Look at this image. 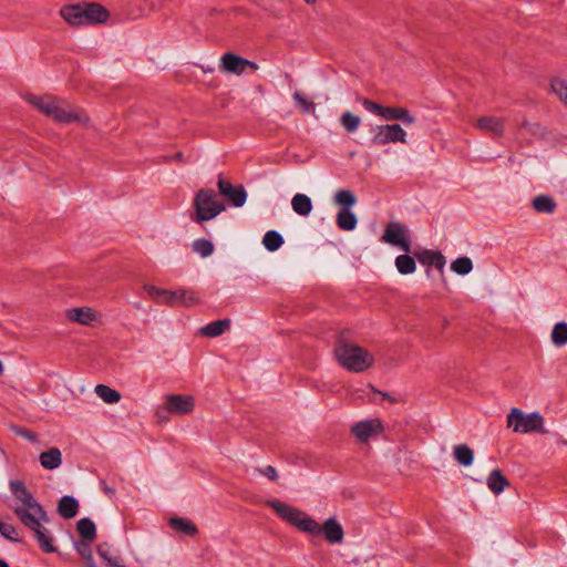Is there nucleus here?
Masks as SVG:
<instances>
[{
    "label": "nucleus",
    "mask_w": 567,
    "mask_h": 567,
    "mask_svg": "<svg viewBox=\"0 0 567 567\" xmlns=\"http://www.w3.org/2000/svg\"><path fill=\"white\" fill-rule=\"evenodd\" d=\"M86 24L103 23L109 18L107 10L99 3H84Z\"/></svg>",
    "instance_id": "19"
},
{
    "label": "nucleus",
    "mask_w": 567,
    "mask_h": 567,
    "mask_svg": "<svg viewBox=\"0 0 567 567\" xmlns=\"http://www.w3.org/2000/svg\"><path fill=\"white\" fill-rule=\"evenodd\" d=\"M551 90L567 105V82L556 79L551 82Z\"/></svg>",
    "instance_id": "41"
},
{
    "label": "nucleus",
    "mask_w": 567,
    "mask_h": 567,
    "mask_svg": "<svg viewBox=\"0 0 567 567\" xmlns=\"http://www.w3.org/2000/svg\"><path fill=\"white\" fill-rule=\"evenodd\" d=\"M2 372H3V364H2V362L0 361V374H2Z\"/></svg>",
    "instance_id": "51"
},
{
    "label": "nucleus",
    "mask_w": 567,
    "mask_h": 567,
    "mask_svg": "<svg viewBox=\"0 0 567 567\" xmlns=\"http://www.w3.org/2000/svg\"><path fill=\"white\" fill-rule=\"evenodd\" d=\"M340 124L346 130V132L353 133L359 128L361 118L358 115L347 111L340 116Z\"/></svg>",
    "instance_id": "35"
},
{
    "label": "nucleus",
    "mask_w": 567,
    "mask_h": 567,
    "mask_svg": "<svg viewBox=\"0 0 567 567\" xmlns=\"http://www.w3.org/2000/svg\"><path fill=\"white\" fill-rule=\"evenodd\" d=\"M414 257L424 266H433L442 271L446 265L445 257L436 250L422 249L414 252Z\"/></svg>",
    "instance_id": "14"
},
{
    "label": "nucleus",
    "mask_w": 567,
    "mask_h": 567,
    "mask_svg": "<svg viewBox=\"0 0 567 567\" xmlns=\"http://www.w3.org/2000/svg\"><path fill=\"white\" fill-rule=\"evenodd\" d=\"M144 289L148 293V296L158 303H166L168 306L177 305V299H178L177 290L172 291V290L161 289V288H157L152 285H146L144 287Z\"/></svg>",
    "instance_id": "17"
},
{
    "label": "nucleus",
    "mask_w": 567,
    "mask_h": 567,
    "mask_svg": "<svg viewBox=\"0 0 567 567\" xmlns=\"http://www.w3.org/2000/svg\"><path fill=\"white\" fill-rule=\"evenodd\" d=\"M507 425L514 432L519 433H545L543 427L544 417L539 412L524 414L518 408H513L507 415Z\"/></svg>",
    "instance_id": "6"
},
{
    "label": "nucleus",
    "mask_w": 567,
    "mask_h": 567,
    "mask_svg": "<svg viewBox=\"0 0 567 567\" xmlns=\"http://www.w3.org/2000/svg\"><path fill=\"white\" fill-rule=\"evenodd\" d=\"M61 16L71 25L86 24L84 3L63 7L61 9Z\"/></svg>",
    "instance_id": "16"
},
{
    "label": "nucleus",
    "mask_w": 567,
    "mask_h": 567,
    "mask_svg": "<svg viewBox=\"0 0 567 567\" xmlns=\"http://www.w3.org/2000/svg\"><path fill=\"white\" fill-rule=\"evenodd\" d=\"M451 269L457 275L465 276L473 269V262L468 257H458L451 264Z\"/></svg>",
    "instance_id": "36"
},
{
    "label": "nucleus",
    "mask_w": 567,
    "mask_h": 567,
    "mask_svg": "<svg viewBox=\"0 0 567 567\" xmlns=\"http://www.w3.org/2000/svg\"><path fill=\"white\" fill-rule=\"evenodd\" d=\"M192 247L203 258L209 257L214 252L213 243L204 238L194 240Z\"/></svg>",
    "instance_id": "38"
},
{
    "label": "nucleus",
    "mask_w": 567,
    "mask_h": 567,
    "mask_svg": "<svg viewBox=\"0 0 567 567\" xmlns=\"http://www.w3.org/2000/svg\"><path fill=\"white\" fill-rule=\"evenodd\" d=\"M267 504L277 513L280 518L297 527L301 532L308 533L315 537L323 535L324 539L329 544H341L343 542V527L334 517L326 519L323 524L320 525L305 512L284 502L269 501Z\"/></svg>",
    "instance_id": "1"
},
{
    "label": "nucleus",
    "mask_w": 567,
    "mask_h": 567,
    "mask_svg": "<svg viewBox=\"0 0 567 567\" xmlns=\"http://www.w3.org/2000/svg\"><path fill=\"white\" fill-rule=\"evenodd\" d=\"M0 567H10V566L4 559L0 558Z\"/></svg>",
    "instance_id": "49"
},
{
    "label": "nucleus",
    "mask_w": 567,
    "mask_h": 567,
    "mask_svg": "<svg viewBox=\"0 0 567 567\" xmlns=\"http://www.w3.org/2000/svg\"><path fill=\"white\" fill-rule=\"evenodd\" d=\"M177 305L192 306L198 301V298L194 291L179 289L177 290Z\"/></svg>",
    "instance_id": "43"
},
{
    "label": "nucleus",
    "mask_w": 567,
    "mask_h": 567,
    "mask_svg": "<svg viewBox=\"0 0 567 567\" xmlns=\"http://www.w3.org/2000/svg\"><path fill=\"white\" fill-rule=\"evenodd\" d=\"M395 267L401 275H410L415 271L416 264L413 257L403 254L395 258Z\"/></svg>",
    "instance_id": "31"
},
{
    "label": "nucleus",
    "mask_w": 567,
    "mask_h": 567,
    "mask_svg": "<svg viewBox=\"0 0 567 567\" xmlns=\"http://www.w3.org/2000/svg\"><path fill=\"white\" fill-rule=\"evenodd\" d=\"M334 354L340 365L353 373L363 372L374 363L373 355L367 349L343 340L337 342Z\"/></svg>",
    "instance_id": "4"
},
{
    "label": "nucleus",
    "mask_w": 567,
    "mask_h": 567,
    "mask_svg": "<svg viewBox=\"0 0 567 567\" xmlns=\"http://www.w3.org/2000/svg\"><path fill=\"white\" fill-rule=\"evenodd\" d=\"M87 567H96V565L94 563V564L89 565Z\"/></svg>",
    "instance_id": "53"
},
{
    "label": "nucleus",
    "mask_w": 567,
    "mask_h": 567,
    "mask_svg": "<svg viewBox=\"0 0 567 567\" xmlns=\"http://www.w3.org/2000/svg\"><path fill=\"white\" fill-rule=\"evenodd\" d=\"M100 485H101L103 492L107 496L113 497L115 495V489L113 487L109 486L105 481H101Z\"/></svg>",
    "instance_id": "48"
},
{
    "label": "nucleus",
    "mask_w": 567,
    "mask_h": 567,
    "mask_svg": "<svg viewBox=\"0 0 567 567\" xmlns=\"http://www.w3.org/2000/svg\"><path fill=\"white\" fill-rule=\"evenodd\" d=\"M40 464L45 470H55L62 464V453L58 447H51L39 456Z\"/></svg>",
    "instance_id": "20"
},
{
    "label": "nucleus",
    "mask_w": 567,
    "mask_h": 567,
    "mask_svg": "<svg viewBox=\"0 0 567 567\" xmlns=\"http://www.w3.org/2000/svg\"><path fill=\"white\" fill-rule=\"evenodd\" d=\"M383 426L380 420L372 419L357 422L351 427V433L361 443L368 442L372 436L381 433Z\"/></svg>",
    "instance_id": "12"
},
{
    "label": "nucleus",
    "mask_w": 567,
    "mask_h": 567,
    "mask_svg": "<svg viewBox=\"0 0 567 567\" xmlns=\"http://www.w3.org/2000/svg\"><path fill=\"white\" fill-rule=\"evenodd\" d=\"M453 456L463 466H470L474 461V452L466 444L455 445L453 447Z\"/></svg>",
    "instance_id": "29"
},
{
    "label": "nucleus",
    "mask_w": 567,
    "mask_h": 567,
    "mask_svg": "<svg viewBox=\"0 0 567 567\" xmlns=\"http://www.w3.org/2000/svg\"><path fill=\"white\" fill-rule=\"evenodd\" d=\"M99 556L106 561L111 567H120L121 558L118 556L111 555L110 547L107 544H100L96 548Z\"/></svg>",
    "instance_id": "39"
},
{
    "label": "nucleus",
    "mask_w": 567,
    "mask_h": 567,
    "mask_svg": "<svg viewBox=\"0 0 567 567\" xmlns=\"http://www.w3.org/2000/svg\"><path fill=\"white\" fill-rule=\"evenodd\" d=\"M533 208L540 214H553L557 207L556 202L549 195L536 196L532 202Z\"/></svg>",
    "instance_id": "28"
},
{
    "label": "nucleus",
    "mask_w": 567,
    "mask_h": 567,
    "mask_svg": "<svg viewBox=\"0 0 567 567\" xmlns=\"http://www.w3.org/2000/svg\"><path fill=\"white\" fill-rule=\"evenodd\" d=\"M176 157H177L178 159H181V158L183 157V154H182V153H177V154H176Z\"/></svg>",
    "instance_id": "52"
},
{
    "label": "nucleus",
    "mask_w": 567,
    "mask_h": 567,
    "mask_svg": "<svg viewBox=\"0 0 567 567\" xmlns=\"http://www.w3.org/2000/svg\"><path fill=\"white\" fill-rule=\"evenodd\" d=\"M76 529L83 539L93 542L96 538V527L92 519L84 517L76 524Z\"/></svg>",
    "instance_id": "30"
},
{
    "label": "nucleus",
    "mask_w": 567,
    "mask_h": 567,
    "mask_svg": "<svg viewBox=\"0 0 567 567\" xmlns=\"http://www.w3.org/2000/svg\"><path fill=\"white\" fill-rule=\"evenodd\" d=\"M230 320L229 319H221L213 321L204 327L200 328V334L208 337V338H216L223 334L226 329L229 328Z\"/></svg>",
    "instance_id": "24"
},
{
    "label": "nucleus",
    "mask_w": 567,
    "mask_h": 567,
    "mask_svg": "<svg viewBox=\"0 0 567 567\" xmlns=\"http://www.w3.org/2000/svg\"><path fill=\"white\" fill-rule=\"evenodd\" d=\"M68 318L71 321H75L84 326H91L95 319V312L89 307L73 308L68 310Z\"/></svg>",
    "instance_id": "22"
},
{
    "label": "nucleus",
    "mask_w": 567,
    "mask_h": 567,
    "mask_svg": "<svg viewBox=\"0 0 567 567\" xmlns=\"http://www.w3.org/2000/svg\"><path fill=\"white\" fill-rule=\"evenodd\" d=\"M95 393L100 396L105 403H117L121 400V394L118 391L110 388L105 384H97L95 386Z\"/></svg>",
    "instance_id": "33"
},
{
    "label": "nucleus",
    "mask_w": 567,
    "mask_h": 567,
    "mask_svg": "<svg viewBox=\"0 0 567 567\" xmlns=\"http://www.w3.org/2000/svg\"><path fill=\"white\" fill-rule=\"evenodd\" d=\"M362 105L363 107L368 111V112H371L375 115H379L381 117V113L383 111V105L381 104H378L371 100H368V99H363L362 100Z\"/></svg>",
    "instance_id": "45"
},
{
    "label": "nucleus",
    "mask_w": 567,
    "mask_h": 567,
    "mask_svg": "<svg viewBox=\"0 0 567 567\" xmlns=\"http://www.w3.org/2000/svg\"><path fill=\"white\" fill-rule=\"evenodd\" d=\"M0 534L11 542H20L18 530L11 524L0 523Z\"/></svg>",
    "instance_id": "44"
},
{
    "label": "nucleus",
    "mask_w": 567,
    "mask_h": 567,
    "mask_svg": "<svg viewBox=\"0 0 567 567\" xmlns=\"http://www.w3.org/2000/svg\"><path fill=\"white\" fill-rule=\"evenodd\" d=\"M477 128L488 132L494 138L502 137L504 134V120L496 116H482L476 121Z\"/></svg>",
    "instance_id": "15"
},
{
    "label": "nucleus",
    "mask_w": 567,
    "mask_h": 567,
    "mask_svg": "<svg viewBox=\"0 0 567 567\" xmlns=\"http://www.w3.org/2000/svg\"><path fill=\"white\" fill-rule=\"evenodd\" d=\"M28 102L58 123L80 122L86 124L89 117L84 112H75L69 103L53 95H30Z\"/></svg>",
    "instance_id": "3"
},
{
    "label": "nucleus",
    "mask_w": 567,
    "mask_h": 567,
    "mask_svg": "<svg viewBox=\"0 0 567 567\" xmlns=\"http://www.w3.org/2000/svg\"><path fill=\"white\" fill-rule=\"evenodd\" d=\"M381 117L385 121H402L405 125H411L415 122V117L411 115L409 110L404 107L384 106Z\"/></svg>",
    "instance_id": "18"
},
{
    "label": "nucleus",
    "mask_w": 567,
    "mask_h": 567,
    "mask_svg": "<svg viewBox=\"0 0 567 567\" xmlns=\"http://www.w3.org/2000/svg\"><path fill=\"white\" fill-rule=\"evenodd\" d=\"M373 145H385L388 143H406V132L399 124L377 125L371 130Z\"/></svg>",
    "instance_id": "7"
},
{
    "label": "nucleus",
    "mask_w": 567,
    "mask_h": 567,
    "mask_svg": "<svg viewBox=\"0 0 567 567\" xmlns=\"http://www.w3.org/2000/svg\"><path fill=\"white\" fill-rule=\"evenodd\" d=\"M262 244L269 251H276L284 245V237L277 230H268L264 238Z\"/></svg>",
    "instance_id": "34"
},
{
    "label": "nucleus",
    "mask_w": 567,
    "mask_h": 567,
    "mask_svg": "<svg viewBox=\"0 0 567 567\" xmlns=\"http://www.w3.org/2000/svg\"><path fill=\"white\" fill-rule=\"evenodd\" d=\"M195 400L190 395L168 394L165 399L164 410L169 413L188 414L194 410Z\"/></svg>",
    "instance_id": "11"
},
{
    "label": "nucleus",
    "mask_w": 567,
    "mask_h": 567,
    "mask_svg": "<svg viewBox=\"0 0 567 567\" xmlns=\"http://www.w3.org/2000/svg\"><path fill=\"white\" fill-rule=\"evenodd\" d=\"M292 209L300 216H308L312 210V202L306 194H296L291 200Z\"/></svg>",
    "instance_id": "27"
},
{
    "label": "nucleus",
    "mask_w": 567,
    "mask_h": 567,
    "mask_svg": "<svg viewBox=\"0 0 567 567\" xmlns=\"http://www.w3.org/2000/svg\"><path fill=\"white\" fill-rule=\"evenodd\" d=\"M357 202L354 194L349 189H340L334 195V203L349 209Z\"/></svg>",
    "instance_id": "37"
},
{
    "label": "nucleus",
    "mask_w": 567,
    "mask_h": 567,
    "mask_svg": "<svg viewBox=\"0 0 567 567\" xmlns=\"http://www.w3.org/2000/svg\"><path fill=\"white\" fill-rule=\"evenodd\" d=\"M193 206L195 215L192 219L198 224L214 219L225 209V205L218 200L217 194L208 188L197 192Z\"/></svg>",
    "instance_id": "5"
},
{
    "label": "nucleus",
    "mask_w": 567,
    "mask_h": 567,
    "mask_svg": "<svg viewBox=\"0 0 567 567\" xmlns=\"http://www.w3.org/2000/svg\"><path fill=\"white\" fill-rule=\"evenodd\" d=\"M13 432L19 435V436H22L24 437L25 440L30 441V442H35L37 441V434L27 430V429H22V427H13Z\"/></svg>",
    "instance_id": "46"
},
{
    "label": "nucleus",
    "mask_w": 567,
    "mask_h": 567,
    "mask_svg": "<svg viewBox=\"0 0 567 567\" xmlns=\"http://www.w3.org/2000/svg\"><path fill=\"white\" fill-rule=\"evenodd\" d=\"M551 342L560 348L567 344V322H557L551 330Z\"/></svg>",
    "instance_id": "32"
},
{
    "label": "nucleus",
    "mask_w": 567,
    "mask_h": 567,
    "mask_svg": "<svg viewBox=\"0 0 567 567\" xmlns=\"http://www.w3.org/2000/svg\"><path fill=\"white\" fill-rule=\"evenodd\" d=\"M79 511V502L69 495H64L61 497L58 504V513L61 517L65 519H70L76 516Z\"/></svg>",
    "instance_id": "21"
},
{
    "label": "nucleus",
    "mask_w": 567,
    "mask_h": 567,
    "mask_svg": "<svg viewBox=\"0 0 567 567\" xmlns=\"http://www.w3.org/2000/svg\"><path fill=\"white\" fill-rule=\"evenodd\" d=\"M258 64L233 52H226L220 58L219 70L223 73L241 75L248 70L256 71Z\"/></svg>",
    "instance_id": "8"
},
{
    "label": "nucleus",
    "mask_w": 567,
    "mask_h": 567,
    "mask_svg": "<svg viewBox=\"0 0 567 567\" xmlns=\"http://www.w3.org/2000/svg\"><path fill=\"white\" fill-rule=\"evenodd\" d=\"M218 190L219 194L225 197L234 207H243L247 200V193L244 186H234L230 182L224 179L221 176L218 177Z\"/></svg>",
    "instance_id": "10"
},
{
    "label": "nucleus",
    "mask_w": 567,
    "mask_h": 567,
    "mask_svg": "<svg viewBox=\"0 0 567 567\" xmlns=\"http://www.w3.org/2000/svg\"><path fill=\"white\" fill-rule=\"evenodd\" d=\"M260 473L271 481H276L278 478L277 471L271 465H268V466L264 467L262 470H260Z\"/></svg>",
    "instance_id": "47"
},
{
    "label": "nucleus",
    "mask_w": 567,
    "mask_h": 567,
    "mask_svg": "<svg viewBox=\"0 0 567 567\" xmlns=\"http://www.w3.org/2000/svg\"><path fill=\"white\" fill-rule=\"evenodd\" d=\"M91 542H87L85 539L80 540L75 544L76 551L83 557L86 561V565L94 564L92 550H91Z\"/></svg>",
    "instance_id": "40"
},
{
    "label": "nucleus",
    "mask_w": 567,
    "mask_h": 567,
    "mask_svg": "<svg viewBox=\"0 0 567 567\" xmlns=\"http://www.w3.org/2000/svg\"><path fill=\"white\" fill-rule=\"evenodd\" d=\"M509 485L508 480L503 475L501 470H493L487 477V486L494 494H501L506 486Z\"/></svg>",
    "instance_id": "25"
},
{
    "label": "nucleus",
    "mask_w": 567,
    "mask_h": 567,
    "mask_svg": "<svg viewBox=\"0 0 567 567\" xmlns=\"http://www.w3.org/2000/svg\"><path fill=\"white\" fill-rule=\"evenodd\" d=\"M381 239L391 246L400 247L405 252H410L411 250L409 229L399 221H390Z\"/></svg>",
    "instance_id": "9"
},
{
    "label": "nucleus",
    "mask_w": 567,
    "mask_h": 567,
    "mask_svg": "<svg viewBox=\"0 0 567 567\" xmlns=\"http://www.w3.org/2000/svg\"><path fill=\"white\" fill-rule=\"evenodd\" d=\"M293 100L302 109L303 113H313L316 110V104L309 100H307L300 92L296 91L293 93Z\"/></svg>",
    "instance_id": "42"
},
{
    "label": "nucleus",
    "mask_w": 567,
    "mask_h": 567,
    "mask_svg": "<svg viewBox=\"0 0 567 567\" xmlns=\"http://www.w3.org/2000/svg\"><path fill=\"white\" fill-rule=\"evenodd\" d=\"M305 1H306L307 3H309V4H312V3H315L317 0H305Z\"/></svg>",
    "instance_id": "50"
},
{
    "label": "nucleus",
    "mask_w": 567,
    "mask_h": 567,
    "mask_svg": "<svg viewBox=\"0 0 567 567\" xmlns=\"http://www.w3.org/2000/svg\"><path fill=\"white\" fill-rule=\"evenodd\" d=\"M9 488L18 505L13 507L14 515L25 527L39 525V519L45 518V511L33 497L25 484L19 480L9 481Z\"/></svg>",
    "instance_id": "2"
},
{
    "label": "nucleus",
    "mask_w": 567,
    "mask_h": 567,
    "mask_svg": "<svg viewBox=\"0 0 567 567\" xmlns=\"http://www.w3.org/2000/svg\"><path fill=\"white\" fill-rule=\"evenodd\" d=\"M169 526L177 533L195 536L198 533L197 526L189 519L183 517H172L168 520Z\"/></svg>",
    "instance_id": "23"
},
{
    "label": "nucleus",
    "mask_w": 567,
    "mask_h": 567,
    "mask_svg": "<svg viewBox=\"0 0 567 567\" xmlns=\"http://www.w3.org/2000/svg\"><path fill=\"white\" fill-rule=\"evenodd\" d=\"M49 517L45 514L44 519H39V525L33 527H28L35 535L39 546L44 553H55L56 547L53 545V539L47 528L42 526L43 523H48Z\"/></svg>",
    "instance_id": "13"
},
{
    "label": "nucleus",
    "mask_w": 567,
    "mask_h": 567,
    "mask_svg": "<svg viewBox=\"0 0 567 567\" xmlns=\"http://www.w3.org/2000/svg\"><path fill=\"white\" fill-rule=\"evenodd\" d=\"M336 221L338 227L346 231L353 230L358 224L355 214L347 208H342L338 212Z\"/></svg>",
    "instance_id": "26"
}]
</instances>
